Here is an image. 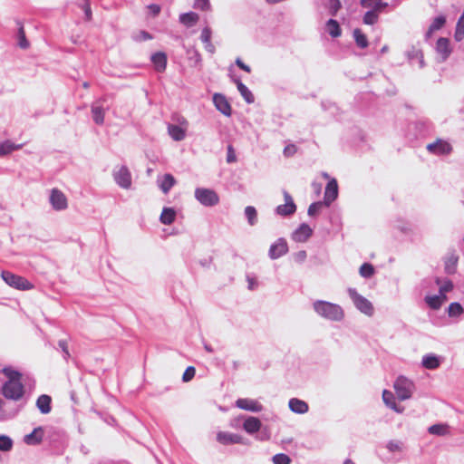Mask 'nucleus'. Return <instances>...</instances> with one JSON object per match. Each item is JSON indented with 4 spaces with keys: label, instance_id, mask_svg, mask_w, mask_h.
Masks as SVG:
<instances>
[{
    "label": "nucleus",
    "instance_id": "nucleus-1",
    "mask_svg": "<svg viewBox=\"0 0 464 464\" xmlns=\"http://www.w3.org/2000/svg\"><path fill=\"white\" fill-rule=\"evenodd\" d=\"M4 373L8 378V381L3 385V395L8 400H20L24 393V388L21 382V373L7 368L4 369Z\"/></svg>",
    "mask_w": 464,
    "mask_h": 464
},
{
    "label": "nucleus",
    "instance_id": "nucleus-2",
    "mask_svg": "<svg viewBox=\"0 0 464 464\" xmlns=\"http://www.w3.org/2000/svg\"><path fill=\"white\" fill-rule=\"evenodd\" d=\"M314 309L319 315L328 320L340 321L344 316L343 310L340 305L326 301L314 302Z\"/></svg>",
    "mask_w": 464,
    "mask_h": 464
},
{
    "label": "nucleus",
    "instance_id": "nucleus-3",
    "mask_svg": "<svg viewBox=\"0 0 464 464\" xmlns=\"http://www.w3.org/2000/svg\"><path fill=\"white\" fill-rule=\"evenodd\" d=\"M1 277L9 286L17 290H31L34 288L33 284H31L26 278L13 274L12 272L2 271Z\"/></svg>",
    "mask_w": 464,
    "mask_h": 464
},
{
    "label": "nucleus",
    "instance_id": "nucleus-4",
    "mask_svg": "<svg viewBox=\"0 0 464 464\" xmlns=\"http://www.w3.org/2000/svg\"><path fill=\"white\" fill-rule=\"evenodd\" d=\"M393 388L398 399L405 401L411 397L414 391V384L411 380L401 376L395 381Z\"/></svg>",
    "mask_w": 464,
    "mask_h": 464
},
{
    "label": "nucleus",
    "instance_id": "nucleus-5",
    "mask_svg": "<svg viewBox=\"0 0 464 464\" xmlns=\"http://www.w3.org/2000/svg\"><path fill=\"white\" fill-rule=\"evenodd\" d=\"M348 294L358 310L368 316H372L373 314V305L368 299L359 295L357 291L353 288L348 290Z\"/></svg>",
    "mask_w": 464,
    "mask_h": 464
},
{
    "label": "nucleus",
    "instance_id": "nucleus-6",
    "mask_svg": "<svg viewBox=\"0 0 464 464\" xmlns=\"http://www.w3.org/2000/svg\"><path fill=\"white\" fill-rule=\"evenodd\" d=\"M195 197L204 206H215L219 201L218 194L208 188H197Z\"/></svg>",
    "mask_w": 464,
    "mask_h": 464
},
{
    "label": "nucleus",
    "instance_id": "nucleus-7",
    "mask_svg": "<svg viewBox=\"0 0 464 464\" xmlns=\"http://www.w3.org/2000/svg\"><path fill=\"white\" fill-rule=\"evenodd\" d=\"M285 204L277 206L276 211L279 216L286 217L293 215L296 211V205L292 196L285 190L283 191Z\"/></svg>",
    "mask_w": 464,
    "mask_h": 464
},
{
    "label": "nucleus",
    "instance_id": "nucleus-8",
    "mask_svg": "<svg viewBox=\"0 0 464 464\" xmlns=\"http://www.w3.org/2000/svg\"><path fill=\"white\" fill-rule=\"evenodd\" d=\"M50 203L55 210H63L68 207L66 196L58 188L51 190Z\"/></svg>",
    "mask_w": 464,
    "mask_h": 464
},
{
    "label": "nucleus",
    "instance_id": "nucleus-9",
    "mask_svg": "<svg viewBox=\"0 0 464 464\" xmlns=\"http://www.w3.org/2000/svg\"><path fill=\"white\" fill-rule=\"evenodd\" d=\"M188 121L183 119L180 125L169 124L168 126L169 135L176 141L185 139L187 131Z\"/></svg>",
    "mask_w": 464,
    "mask_h": 464
},
{
    "label": "nucleus",
    "instance_id": "nucleus-10",
    "mask_svg": "<svg viewBox=\"0 0 464 464\" xmlns=\"http://www.w3.org/2000/svg\"><path fill=\"white\" fill-rule=\"evenodd\" d=\"M427 150L437 155H447L451 152L452 147L445 140H437L435 142L428 144Z\"/></svg>",
    "mask_w": 464,
    "mask_h": 464
},
{
    "label": "nucleus",
    "instance_id": "nucleus-11",
    "mask_svg": "<svg viewBox=\"0 0 464 464\" xmlns=\"http://www.w3.org/2000/svg\"><path fill=\"white\" fill-rule=\"evenodd\" d=\"M236 405L241 410L252 412H259L263 409V406L257 401L248 398H241L237 400Z\"/></svg>",
    "mask_w": 464,
    "mask_h": 464
},
{
    "label": "nucleus",
    "instance_id": "nucleus-12",
    "mask_svg": "<svg viewBox=\"0 0 464 464\" xmlns=\"http://www.w3.org/2000/svg\"><path fill=\"white\" fill-rule=\"evenodd\" d=\"M287 251H288V246H287L286 241L283 238H279L278 240H276V242L275 244H273L270 246L269 256L272 259H276V258L284 256L285 254H286Z\"/></svg>",
    "mask_w": 464,
    "mask_h": 464
},
{
    "label": "nucleus",
    "instance_id": "nucleus-13",
    "mask_svg": "<svg viewBox=\"0 0 464 464\" xmlns=\"http://www.w3.org/2000/svg\"><path fill=\"white\" fill-rule=\"evenodd\" d=\"M338 196V184L336 179H331L325 188L324 203L329 206Z\"/></svg>",
    "mask_w": 464,
    "mask_h": 464
},
{
    "label": "nucleus",
    "instance_id": "nucleus-14",
    "mask_svg": "<svg viewBox=\"0 0 464 464\" xmlns=\"http://www.w3.org/2000/svg\"><path fill=\"white\" fill-rule=\"evenodd\" d=\"M217 440L223 445L243 443V438L240 435L223 431L218 433Z\"/></svg>",
    "mask_w": 464,
    "mask_h": 464
},
{
    "label": "nucleus",
    "instance_id": "nucleus-15",
    "mask_svg": "<svg viewBox=\"0 0 464 464\" xmlns=\"http://www.w3.org/2000/svg\"><path fill=\"white\" fill-rule=\"evenodd\" d=\"M114 178L116 182L124 188H129L131 185V176L126 167H121Z\"/></svg>",
    "mask_w": 464,
    "mask_h": 464
},
{
    "label": "nucleus",
    "instance_id": "nucleus-16",
    "mask_svg": "<svg viewBox=\"0 0 464 464\" xmlns=\"http://www.w3.org/2000/svg\"><path fill=\"white\" fill-rule=\"evenodd\" d=\"M217 109L226 116L231 115V106L226 97L222 94L216 93L213 97Z\"/></svg>",
    "mask_w": 464,
    "mask_h": 464
},
{
    "label": "nucleus",
    "instance_id": "nucleus-17",
    "mask_svg": "<svg viewBox=\"0 0 464 464\" xmlns=\"http://www.w3.org/2000/svg\"><path fill=\"white\" fill-rule=\"evenodd\" d=\"M360 5L362 8L376 12H383L388 6L383 0H361Z\"/></svg>",
    "mask_w": 464,
    "mask_h": 464
},
{
    "label": "nucleus",
    "instance_id": "nucleus-18",
    "mask_svg": "<svg viewBox=\"0 0 464 464\" xmlns=\"http://www.w3.org/2000/svg\"><path fill=\"white\" fill-rule=\"evenodd\" d=\"M262 423L256 417L250 416L243 423V429L249 434H254L261 429Z\"/></svg>",
    "mask_w": 464,
    "mask_h": 464
},
{
    "label": "nucleus",
    "instance_id": "nucleus-19",
    "mask_svg": "<svg viewBox=\"0 0 464 464\" xmlns=\"http://www.w3.org/2000/svg\"><path fill=\"white\" fill-rule=\"evenodd\" d=\"M44 437V430L41 427L35 428L30 434L24 436V441L28 445L39 444Z\"/></svg>",
    "mask_w": 464,
    "mask_h": 464
},
{
    "label": "nucleus",
    "instance_id": "nucleus-20",
    "mask_svg": "<svg viewBox=\"0 0 464 464\" xmlns=\"http://www.w3.org/2000/svg\"><path fill=\"white\" fill-rule=\"evenodd\" d=\"M312 235V229L307 224H302L294 233V239L298 242L306 241Z\"/></svg>",
    "mask_w": 464,
    "mask_h": 464
},
{
    "label": "nucleus",
    "instance_id": "nucleus-21",
    "mask_svg": "<svg viewBox=\"0 0 464 464\" xmlns=\"http://www.w3.org/2000/svg\"><path fill=\"white\" fill-rule=\"evenodd\" d=\"M151 61L158 72H164L167 67V55L163 52H158L151 56Z\"/></svg>",
    "mask_w": 464,
    "mask_h": 464
},
{
    "label": "nucleus",
    "instance_id": "nucleus-22",
    "mask_svg": "<svg viewBox=\"0 0 464 464\" xmlns=\"http://www.w3.org/2000/svg\"><path fill=\"white\" fill-rule=\"evenodd\" d=\"M211 35L212 32L209 27L203 28L201 34H200V40L205 44V49L207 52L210 53H214L216 51V48L214 44L211 43Z\"/></svg>",
    "mask_w": 464,
    "mask_h": 464
},
{
    "label": "nucleus",
    "instance_id": "nucleus-23",
    "mask_svg": "<svg viewBox=\"0 0 464 464\" xmlns=\"http://www.w3.org/2000/svg\"><path fill=\"white\" fill-rule=\"evenodd\" d=\"M289 408L292 411L298 413V414H304L308 411V404L302 400H299L297 398H293L289 401Z\"/></svg>",
    "mask_w": 464,
    "mask_h": 464
},
{
    "label": "nucleus",
    "instance_id": "nucleus-24",
    "mask_svg": "<svg viewBox=\"0 0 464 464\" xmlns=\"http://www.w3.org/2000/svg\"><path fill=\"white\" fill-rule=\"evenodd\" d=\"M52 398L49 395L43 394L38 397L36 406L43 414H47L51 411Z\"/></svg>",
    "mask_w": 464,
    "mask_h": 464
},
{
    "label": "nucleus",
    "instance_id": "nucleus-25",
    "mask_svg": "<svg viewBox=\"0 0 464 464\" xmlns=\"http://www.w3.org/2000/svg\"><path fill=\"white\" fill-rule=\"evenodd\" d=\"M24 144H15L11 140H5L0 144V157L6 156L14 150L22 149Z\"/></svg>",
    "mask_w": 464,
    "mask_h": 464
},
{
    "label": "nucleus",
    "instance_id": "nucleus-26",
    "mask_svg": "<svg viewBox=\"0 0 464 464\" xmlns=\"http://www.w3.org/2000/svg\"><path fill=\"white\" fill-rule=\"evenodd\" d=\"M425 300L431 309L438 310L447 301V296L446 295L439 294L437 295L426 296Z\"/></svg>",
    "mask_w": 464,
    "mask_h": 464
},
{
    "label": "nucleus",
    "instance_id": "nucleus-27",
    "mask_svg": "<svg viewBox=\"0 0 464 464\" xmlns=\"http://www.w3.org/2000/svg\"><path fill=\"white\" fill-rule=\"evenodd\" d=\"M383 402L396 412H402L403 408H399L395 401L393 393L388 390L382 392Z\"/></svg>",
    "mask_w": 464,
    "mask_h": 464
},
{
    "label": "nucleus",
    "instance_id": "nucleus-28",
    "mask_svg": "<svg viewBox=\"0 0 464 464\" xmlns=\"http://www.w3.org/2000/svg\"><path fill=\"white\" fill-rule=\"evenodd\" d=\"M198 20V14L194 12H188L179 15V22L188 27L195 25Z\"/></svg>",
    "mask_w": 464,
    "mask_h": 464
},
{
    "label": "nucleus",
    "instance_id": "nucleus-29",
    "mask_svg": "<svg viewBox=\"0 0 464 464\" xmlns=\"http://www.w3.org/2000/svg\"><path fill=\"white\" fill-rule=\"evenodd\" d=\"M176 218V211L172 208H164L160 217V220L164 225H171Z\"/></svg>",
    "mask_w": 464,
    "mask_h": 464
},
{
    "label": "nucleus",
    "instance_id": "nucleus-30",
    "mask_svg": "<svg viewBox=\"0 0 464 464\" xmlns=\"http://www.w3.org/2000/svg\"><path fill=\"white\" fill-rule=\"evenodd\" d=\"M353 38L358 47L362 49L368 47L369 42L367 36L361 29L356 28L353 30Z\"/></svg>",
    "mask_w": 464,
    "mask_h": 464
},
{
    "label": "nucleus",
    "instance_id": "nucleus-31",
    "mask_svg": "<svg viewBox=\"0 0 464 464\" xmlns=\"http://www.w3.org/2000/svg\"><path fill=\"white\" fill-rule=\"evenodd\" d=\"M326 28L328 34L334 37H339L342 34V29L339 25V23L334 19H330L326 23Z\"/></svg>",
    "mask_w": 464,
    "mask_h": 464
},
{
    "label": "nucleus",
    "instance_id": "nucleus-32",
    "mask_svg": "<svg viewBox=\"0 0 464 464\" xmlns=\"http://www.w3.org/2000/svg\"><path fill=\"white\" fill-rule=\"evenodd\" d=\"M236 83H237L238 92H240L242 97L245 99V101L247 103L254 102V100H255L254 95L248 90V88L244 83H242L239 80H237Z\"/></svg>",
    "mask_w": 464,
    "mask_h": 464
},
{
    "label": "nucleus",
    "instance_id": "nucleus-33",
    "mask_svg": "<svg viewBox=\"0 0 464 464\" xmlns=\"http://www.w3.org/2000/svg\"><path fill=\"white\" fill-rule=\"evenodd\" d=\"M175 184V178L171 174H165L163 176V179L160 185V188L164 194H167Z\"/></svg>",
    "mask_w": 464,
    "mask_h": 464
},
{
    "label": "nucleus",
    "instance_id": "nucleus-34",
    "mask_svg": "<svg viewBox=\"0 0 464 464\" xmlns=\"http://www.w3.org/2000/svg\"><path fill=\"white\" fill-rule=\"evenodd\" d=\"M17 25H18V34H17L18 45L22 49H26L29 47L30 44L28 42V40L26 39L24 25L21 22H17Z\"/></svg>",
    "mask_w": 464,
    "mask_h": 464
},
{
    "label": "nucleus",
    "instance_id": "nucleus-35",
    "mask_svg": "<svg viewBox=\"0 0 464 464\" xmlns=\"http://www.w3.org/2000/svg\"><path fill=\"white\" fill-rule=\"evenodd\" d=\"M381 13L382 12L368 10L363 15V18H362L363 24H367V25H373V24H377L379 21V16H380Z\"/></svg>",
    "mask_w": 464,
    "mask_h": 464
},
{
    "label": "nucleus",
    "instance_id": "nucleus-36",
    "mask_svg": "<svg viewBox=\"0 0 464 464\" xmlns=\"http://www.w3.org/2000/svg\"><path fill=\"white\" fill-rule=\"evenodd\" d=\"M445 24H446L445 16H443V15L437 16L436 18H434V20L432 21L431 24L430 25L427 34L429 35H430L435 31H438L440 28H442L445 25Z\"/></svg>",
    "mask_w": 464,
    "mask_h": 464
},
{
    "label": "nucleus",
    "instance_id": "nucleus-37",
    "mask_svg": "<svg viewBox=\"0 0 464 464\" xmlns=\"http://www.w3.org/2000/svg\"><path fill=\"white\" fill-rule=\"evenodd\" d=\"M437 51L441 53L444 57H447L450 53V41L447 38H440L437 41Z\"/></svg>",
    "mask_w": 464,
    "mask_h": 464
},
{
    "label": "nucleus",
    "instance_id": "nucleus-38",
    "mask_svg": "<svg viewBox=\"0 0 464 464\" xmlns=\"http://www.w3.org/2000/svg\"><path fill=\"white\" fill-rule=\"evenodd\" d=\"M435 283L440 286V295H446V293L453 289V284L450 279L441 280L440 277H437Z\"/></svg>",
    "mask_w": 464,
    "mask_h": 464
},
{
    "label": "nucleus",
    "instance_id": "nucleus-39",
    "mask_svg": "<svg viewBox=\"0 0 464 464\" xmlns=\"http://www.w3.org/2000/svg\"><path fill=\"white\" fill-rule=\"evenodd\" d=\"M92 114L95 123L102 125L104 122V110L102 106H92Z\"/></svg>",
    "mask_w": 464,
    "mask_h": 464
},
{
    "label": "nucleus",
    "instance_id": "nucleus-40",
    "mask_svg": "<svg viewBox=\"0 0 464 464\" xmlns=\"http://www.w3.org/2000/svg\"><path fill=\"white\" fill-rule=\"evenodd\" d=\"M422 365L426 369H430V370L437 369L440 366V361L436 356H432V355L426 356L422 360Z\"/></svg>",
    "mask_w": 464,
    "mask_h": 464
},
{
    "label": "nucleus",
    "instance_id": "nucleus-41",
    "mask_svg": "<svg viewBox=\"0 0 464 464\" xmlns=\"http://www.w3.org/2000/svg\"><path fill=\"white\" fill-rule=\"evenodd\" d=\"M458 256H450L445 262V271L448 274H453L456 271Z\"/></svg>",
    "mask_w": 464,
    "mask_h": 464
},
{
    "label": "nucleus",
    "instance_id": "nucleus-42",
    "mask_svg": "<svg viewBox=\"0 0 464 464\" xmlns=\"http://www.w3.org/2000/svg\"><path fill=\"white\" fill-rule=\"evenodd\" d=\"M245 214L247 218V220H248V223L253 226L254 224H256V219H257V212L256 210V208L252 206H247L246 208H245Z\"/></svg>",
    "mask_w": 464,
    "mask_h": 464
},
{
    "label": "nucleus",
    "instance_id": "nucleus-43",
    "mask_svg": "<svg viewBox=\"0 0 464 464\" xmlns=\"http://www.w3.org/2000/svg\"><path fill=\"white\" fill-rule=\"evenodd\" d=\"M13 448V440L6 435H0V450L9 451Z\"/></svg>",
    "mask_w": 464,
    "mask_h": 464
},
{
    "label": "nucleus",
    "instance_id": "nucleus-44",
    "mask_svg": "<svg viewBox=\"0 0 464 464\" xmlns=\"http://www.w3.org/2000/svg\"><path fill=\"white\" fill-rule=\"evenodd\" d=\"M374 274V267L372 264L364 263L360 267V275L362 277L368 278Z\"/></svg>",
    "mask_w": 464,
    "mask_h": 464
},
{
    "label": "nucleus",
    "instance_id": "nucleus-45",
    "mask_svg": "<svg viewBox=\"0 0 464 464\" xmlns=\"http://www.w3.org/2000/svg\"><path fill=\"white\" fill-rule=\"evenodd\" d=\"M463 313V308L459 303H451L448 308L450 316H459Z\"/></svg>",
    "mask_w": 464,
    "mask_h": 464
},
{
    "label": "nucleus",
    "instance_id": "nucleus-46",
    "mask_svg": "<svg viewBox=\"0 0 464 464\" xmlns=\"http://www.w3.org/2000/svg\"><path fill=\"white\" fill-rule=\"evenodd\" d=\"M329 14L333 16L336 15L338 11L342 8L340 0H329L328 2Z\"/></svg>",
    "mask_w": 464,
    "mask_h": 464
},
{
    "label": "nucleus",
    "instance_id": "nucleus-47",
    "mask_svg": "<svg viewBox=\"0 0 464 464\" xmlns=\"http://www.w3.org/2000/svg\"><path fill=\"white\" fill-rule=\"evenodd\" d=\"M429 432L435 435H444L447 432V426L435 424L429 428Z\"/></svg>",
    "mask_w": 464,
    "mask_h": 464
},
{
    "label": "nucleus",
    "instance_id": "nucleus-48",
    "mask_svg": "<svg viewBox=\"0 0 464 464\" xmlns=\"http://www.w3.org/2000/svg\"><path fill=\"white\" fill-rule=\"evenodd\" d=\"M274 464H290L291 459L284 453L276 454L273 457Z\"/></svg>",
    "mask_w": 464,
    "mask_h": 464
},
{
    "label": "nucleus",
    "instance_id": "nucleus-49",
    "mask_svg": "<svg viewBox=\"0 0 464 464\" xmlns=\"http://www.w3.org/2000/svg\"><path fill=\"white\" fill-rule=\"evenodd\" d=\"M195 374H196V369L195 367L193 366H188L185 372H183V375H182V381L184 382H190L194 377H195Z\"/></svg>",
    "mask_w": 464,
    "mask_h": 464
},
{
    "label": "nucleus",
    "instance_id": "nucleus-50",
    "mask_svg": "<svg viewBox=\"0 0 464 464\" xmlns=\"http://www.w3.org/2000/svg\"><path fill=\"white\" fill-rule=\"evenodd\" d=\"M324 204V203H323V202L312 203L309 206V208H308V211H307L308 215L309 216H315V215H317L321 211Z\"/></svg>",
    "mask_w": 464,
    "mask_h": 464
},
{
    "label": "nucleus",
    "instance_id": "nucleus-51",
    "mask_svg": "<svg viewBox=\"0 0 464 464\" xmlns=\"http://www.w3.org/2000/svg\"><path fill=\"white\" fill-rule=\"evenodd\" d=\"M194 8L207 11L210 9L209 0H196L194 3Z\"/></svg>",
    "mask_w": 464,
    "mask_h": 464
},
{
    "label": "nucleus",
    "instance_id": "nucleus-52",
    "mask_svg": "<svg viewBox=\"0 0 464 464\" xmlns=\"http://www.w3.org/2000/svg\"><path fill=\"white\" fill-rule=\"evenodd\" d=\"M82 10L85 13L86 20L87 21H91L92 18V12L90 1L89 0H85L83 5H82Z\"/></svg>",
    "mask_w": 464,
    "mask_h": 464
},
{
    "label": "nucleus",
    "instance_id": "nucleus-53",
    "mask_svg": "<svg viewBox=\"0 0 464 464\" xmlns=\"http://www.w3.org/2000/svg\"><path fill=\"white\" fill-rule=\"evenodd\" d=\"M297 152V147L295 144H288L284 149V155L287 158L294 156Z\"/></svg>",
    "mask_w": 464,
    "mask_h": 464
},
{
    "label": "nucleus",
    "instance_id": "nucleus-54",
    "mask_svg": "<svg viewBox=\"0 0 464 464\" xmlns=\"http://www.w3.org/2000/svg\"><path fill=\"white\" fill-rule=\"evenodd\" d=\"M237 161V157L235 153V150L232 145L227 146V162L233 163Z\"/></svg>",
    "mask_w": 464,
    "mask_h": 464
},
{
    "label": "nucleus",
    "instance_id": "nucleus-55",
    "mask_svg": "<svg viewBox=\"0 0 464 464\" xmlns=\"http://www.w3.org/2000/svg\"><path fill=\"white\" fill-rule=\"evenodd\" d=\"M236 64L240 68L242 69L243 71L246 72H251V69L248 65H246L240 58H237L236 60Z\"/></svg>",
    "mask_w": 464,
    "mask_h": 464
},
{
    "label": "nucleus",
    "instance_id": "nucleus-56",
    "mask_svg": "<svg viewBox=\"0 0 464 464\" xmlns=\"http://www.w3.org/2000/svg\"><path fill=\"white\" fill-rule=\"evenodd\" d=\"M59 346L62 348L63 352L65 354V358H68L70 356V353L68 350V343L65 340H60L59 341Z\"/></svg>",
    "mask_w": 464,
    "mask_h": 464
},
{
    "label": "nucleus",
    "instance_id": "nucleus-57",
    "mask_svg": "<svg viewBox=\"0 0 464 464\" xmlns=\"http://www.w3.org/2000/svg\"><path fill=\"white\" fill-rule=\"evenodd\" d=\"M149 9L151 11L153 15H158L160 12V7L158 5L152 4L149 5Z\"/></svg>",
    "mask_w": 464,
    "mask_h": 464
},
{
    "label": "nucleus",
    "instance_id": "nucleus-58",
    "mask_svg": "<svg viewBox=\"0 0 464 464\" xmlns=\"http://www.w3.org/2000/svg\"><path fill=\"white\" fill-rule=\"evenodd\" d=\"M305 258H306V252L305 251H299L295 255V259L298 262H303V261L305 260Z\"/></svg>",
    "mask_w": 464,
    "mask_h": 464
},
{
    "label": "nucleus",
    "instance_id": "nucleus-59",
    "mask_svg": "<svg viewBox=\"0 0 464 464\" xmlns=\"http://www.w3.org/2000/svg\"><path fill=\"white\" fill-rule=\"evenodd\" d=\"M388 449L391 450V451H395V450H400V446L398 443H395V442H390L388 444Z\"/></svg>",
    "mask_w": 464,
    "mask_h": 464
},
{
    "label": "nucleus",
    "instance_id": "nucleus-60",
    "mask_svg": "<svg viewBox=\"0 0 464 464\" xmlns=\"http://www.w3.org/2000/svg\"><path fill=\"white\" fill-rule=\"evenodd\" d=\"M140 37L142 40H150L152 39V36L146 31H141L140 32Z\"/></svg>",
    "mask_w": 464,
    "mask_h": 464
},
{
    "label": "nucleus",
    "instance_id": "nucleus-61",
    "mask_svg": "<svg viewBox=\"0 0 464 464\" xmlns=\"http://www.w3.org/2000/svg\"><path fill=\"white\" fill-rule=\"evenodd\" d=\"M249 288L250 289L254 288V282H253V280H249Z\"/></svg>",
    "mask_w": 464,
    "mask_h": 464
},
{
    "label": "nucleus",
    "instance_id": "nucleus-62",
    "mask_svg": "<svg viewBox=\"0 0 464 464\" xmlns=\"http://www.w3.org/2000/svg\"><path fill=\"white\" fill-rule=\"evenodd\" d=\"M343 464H355V463L353 461H352L351 459H346Z\"/></svg>",
    "mask_w": 464,
    "mask_h": 464
},
{
    "label": "nucleus",
    "instance_id": "nucleus-63",
    "mask_svg": "<svg viewBox=\"0 0 464 464\" xmlns=\"http://www.w3.org/2000/svg\"><path fill=\"white\" fill-rule=\"evenodd\" d=\"M83 87H84V88H88V87H89L88 82H84V83H83Z\"/></svg>",
    "mask_w": 464,
    "mask_h": 464
},
{
    "label": "nucleus",
    "instance_id": "nucleus-64",
    "mask_svg": "<svg viewBox=\"0 0 464 464\" xmlns=\"http://www.w3.org/2000/svg\"><path fill=\"white\" fill-rule=\"evenodd\" d=\"M3 401L0 399V408L2 407Z\"/></svg>",
    "mask_w": 464,
    "mask_h": 464
}]
</instances>
